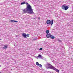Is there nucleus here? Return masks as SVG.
<instances>
[{"label":"nucleus","instance_id":"nucleus-16","mask_svg":"<svg viewBox=\"0 0 73 73\" xmlns=\"http://www.w3.org/2000/svg\"><path fill=\"white\" fill-rule=\"evenodd\" d=\"M27 37H29V35L27 34Z\"/></svg>","mask_w":73,"mask_h":73},{"label":"nucleus","instance_id":"nucleus-7","mask_svg":"<svg viewBox=\"0 0 73 73\" xmlns=\"http://www.w3.org/2000/svg\"><path fill=\"white\" fill-rule=\"evenodd\" d=\"M37 57H39V58H41V59H42V58H43V56H42L40 54H38V55Z\"/></svg>","mask_w":73,"mask_h":73},{"label":"nucleus","instance_id":"nucleus-21","mask_svg":"<svg viewBox=\"0 0 73 73\" xmlns=\"http://www.w3.org/2000/svg\"><path fill=\"white\" fill-rule=\"evenodd\" d=\"M0 73H1V72H0Z\"/></svg>","mask_w":73,"mask_h":73},{"label":"nucleus","instance_id":"nucleus-5","mask_svg":"<svg viewBox=\"0 0 73 73\" xmlns=\"http://www.w3.org/2000/svg\"><path fill=\"white\" fill-rule=\"evenodd\" d=\"M22 36L24 37V38H27V34L25 33H23L22 34Z\"/></svg>","mask_w":73,"mask_h":73},{"label":"nucleus","instance_id":"nucleus-12","mask_svg":"<svg viewBox=\"0 0 73 73\" xmlns=\"http://www.w3.org/2000/svg\"><path fill=\"white\" fill-rule=\"evenodd\" d=\"M25 4V2L23 1L21 3V5H23Z\"/></svg>","mask_w":73,"mask_h":73},{"label":"nucleus","instance_id":"nucleus-3","mask_svg":"<svg viewBox=\"0 0 73 73\" xmlns=\"http://www.w3.org/2000/svg\"><path fill=\"white\" fill-rule=\"evenodd\" d=\"M62 9L65 10V11H66V10L68 9V8H69V7L67 6H65L64 5H63L62 6Z\"/></svg>","mask_w":73,"mask_h":73},{"label":"nucleus","instance_id":"nucleus-14","mask_svg":"<svg viewBox=\"0 0 73 73\" xmlns=\"http://www.w3.org/2000/svg\"><path fill=\"white\" fill-rule=\"evenodd\" d=\"M11 23H13L15 21L13 20H11Z\"/></svg>","mask_w":73,"mask_h":73},{"label":"nucleus","instance_id":"nucleus-23","mask_svg":"<svg viewBox=\"0 0 73 73\" xmlns=\"http://www.w3.org/2000/svg\"><path fill=\"white\" fill-rule=\"evenodd\" d=\"M0 40H1V39H0Z\"/></svg>","mask_w":73,"mask_h":73},{"label":"nucleus","instance_id":"nucleus-22","mask_svg":"<svg viewBox=\"0 0 73 73\" xmlns=\"http://www.w3.org/2000/svg\"><path fill=\"white\" fill-rule=\"evenodd\" d=\"M0 66H1V65H0Z\"/></svg>","mask_w":73,"mask_h":73},{"label":"nucleus","instance_id":"nucleus-19","mask_svg":"<svg viewBox=\"0 0 73 73\" xmlns=\"http://www.w3.org/2000/svg\"><path fill=\"white\" fill-rule=\"evenodd\" d=\"M38 19H39V20H40V18L39 17H38Z\"/></svg>","mask_w":73,"mask_h":73},{"label":"nucleus","instance_id":"nucleus-17","mask_svg":"<svg viewBox=\"0 0 73 73\" xmlns=\"http://www.w3.org/2000/svg\"><path fill=\"white\" fill-rule=\"evenodd\" d=\"M39 50H42V48H40Z\"/></svg>","mask_w":73,"mask_h":73},{"label":"nucleus","instance_id":"nucleus-10","mask_svg":"<svg viewBox=\"0 0 73 73\" xmlns=\"http://www.w3.org/2000/svg\"><path fill=\"white\" fill-rule=\"evenodd\" d=\"M7 48V46H5L3 47V49H6V48Z\"/></svg>","mask_w":73,"mask_h":73},{"label":"nucleus","instance_id":"nucleus-20","mask_svg":"<svg viewBox=\"0 0 73 73\" xmlns=\"http://www.w3.org/2000/svg\"><path fill=\"white\" fill-rule=\"evenodd\" d=\"M67 24L68 25V24H69V23H68Z\"/></svg>","mask_w":73,"mask_h":73},{"label":"nucleus","instance_id":"nucleus-11","mask_svg":"<svg viewBox=\"0 0 73 73\" xmlns=\"http://www.w3.org/2000/svg\"><path fill=\"white\" fill-rule=\"evenodd\" d=\"M36 64L37 66H38L39 65V63H38V62H36Z\"/></svg>","mask_w":73,"mask_h":73},{"label":"nucleus","instance_id":"nucleus-9","mask_svg":"<svg viewBox=\"0 0 73 73\" xmlns=\"http://www.w3.org/2000/svg\"><path fill=\"white\" fill-rule=\"evenodd\" d=\"M46 32L47 34H48V33H49V30H46Z\"/></svg>","mask_w":73,"mask_h":73},{"label":"nucleus","instance_id":"nucleus-4","mask_svg":"<svg viewBox=\"0 0 73 73\" xmlns=\"http://www.w3.org/2000/svg\"><path fill=\"white\" fill-rule=\"evenodd\" d=\"M53 20H52L51 21L50 20H48L46 21V23L47 24H49L50 23L51 25L53 24Z\"/></svg>","mask_w":73,"mask_h":73},{"label":"nucleus","instance_id":"nucleus-13","mask_svg":"<svg viewBox=\"0 0 73 73\" xmlns=\"http://www.w3.org/2000/svg\"><path fill=\"white\" fill-rule=\"evenodd\" d=\"M39 67H40V68H41V67H42V65H41V64H39Z\"/></svg>","mask_w":73,"mask_h":73},{"label":"nucleus","instance_id":"nucleus-2","mask_svg":"<svg viewBox=\"0 0 73 73\" xmlns=\"http://www.w3.org/2000/svg\"><path fill=\"white\" fill-rule=\"evenodd\" d=\"M48 67H46V69H53L55 71H56V72L59 73V70L56 69L52 65L50 64H48Z\"/></svg>","mask_w":73,"mask_h":73},{"label":"nucleus","instance_id":"nucleus-15","mask_svg":"<svg viewBox=\"0 0 73 73\" xmlns=\"http://www.w3.org/2000/svg\"><path fill=\"white\" fill-rule=\"evenodd\" d=\"M36 39H37V38H34L33 40H36Z\"/></svg>","mask_w":73,"mask_h":73},{"label":"nucleus","instance_id":"nucleus-1","mask_svg":"<svg viewBox=\"0 0 73 73\" xmlns=\"http://www.w3.org/2000/svg\"><path fill=\"white\" fill-rule=\"evenodd\" d=\"M25 4L27 5V8L26 9L23 10V13H26L27 12L29 11L30 14H35L31 5L28 3H26Z\"/></svg>","mask_w":73,"mask_h":73},{"label":"nucleus","instance_id":"nucleus-8","mask_svg":"<svg viewBox=\"0 0 73 73\" xmlns=\"http://www.w3.org/2000/svg\"><path fill=\"white\" fill-rule=\"evenodd\" d=\"M50 37L51 38H52V39H54V36L52 35H51Z\"/></svg>","mask_w":73,"mask_h":73},{"label":"nucleus","instance_id":"nucleus-18","mask_svg":"<svg viewBox=\"0 0 73 73\" xmlns=\"http://www.w3.org/2000/svg\"><path fill=\"white\" fill-rule=\"evenodd\" d=\"M14 22H15V23H17L18 22V21H14Z\"/></svg>","mask_w":73,"mask_h":73},{"label":"nucleus","instance_id":"nucleus-6","mask_svg":"<svg viewBox=\"0 0 73 73\" xmlns=\"http://www.w3.org/2000/svg\"><path fill=\"white\" fill-rule=\"evenodd\" d=\"M50 36H51V34L49 33L46 35V37L48 38H49V37H50Z\"/></svg>","mask_w":73,"mask_h":73}]
</instances>
